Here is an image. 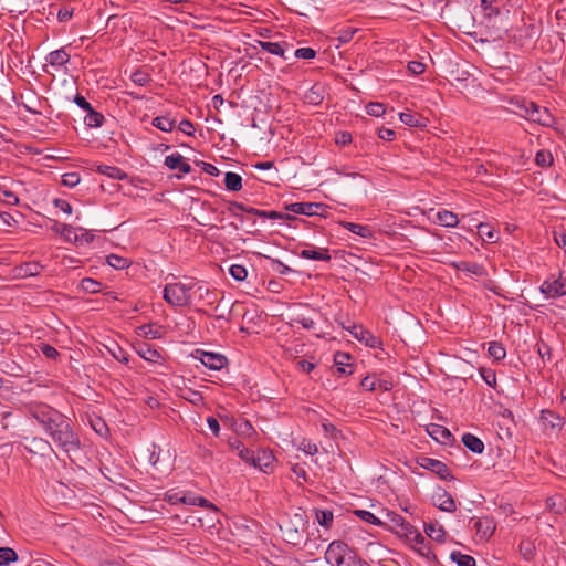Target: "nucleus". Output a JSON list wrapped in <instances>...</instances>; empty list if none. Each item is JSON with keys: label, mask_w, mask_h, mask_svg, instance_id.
<instances>
[{"label": "nucleus", "mask_w": 566, "mask_h": 566, "mask_svg": "<svg viewBox=\"0 0 566 566\" xmlns=\"http://www.w3.org/2000/svg\"><path fill=\"white\" fill-rule=\"evenodd\" d=\"M325 559L331 566H365L366 564L353 547L342 541L329 543Z\"/></svg>", "instance_id": "nucleus-1"}, {"label": "nucleus", "mask_w": 566, "mask_h": 566, "mask_svg": "<svg viewBox=\"0 0 566 566\" xmlns=\"http://www.w3.org/2000/svg\"><path fill=\"white\" fill-rule=\"evenodd\" d=\"M31 416L42 426L48 436H51L69 417L45 403L34 406Z\"/></svg>", "instance_id": "nucleus-2"}, {"label": "nucleus", "mask_w": 566, "mask_h": 566, "mask_svg": "<svg viewBox=\"0 0 566 566\" xmlns=\"http://www.w3.org/2000/svg\"><path fill=\"white\" fill-rule=\"evenodd\" d=\"M54 444L63 452L71 454L81 450V439L73 428L70 418L62 423L51 436Z\"/></svg>", "instance_id": "nucleus-3"}, {"label": "nucleus", "mask_w": 566, "mask_h": 566, "mask_svg": "<svg viewBox=\"0 0 566 566\" xmlns=\"http://www.w3.org/2000/svg\"><path fill=\"white\" fill-rule=\"evenodd\" d=\"M284 541L293 546H298L306 539V521L301 514H294L280 525Z\"/></svg>", "instance_id": "nucleus-4"}, {"label": "nucleus", "mask_w": 566, "mask_h": 566, "mask_svg": "<svg viewBox=\"0 0 566 566\" xmlns=\"http://www.w3.org/2000/svg\"><path fill=\"white\" fill-rule=\"evenodd\" d=\"M193 287L192 283H168L164 287L163 297L171 306H189L191 304L190 292Z\"/></svg>", "instance_id": "nucleus-5"}, {"label": "nucleus", "mask_w": 566, "mask_h": 566, "mask_svg": "<svg viewBox=\"0 0 566 566\" xmlns=\"http://www.w3.org/2000/svg\"><path fill=\"white\" fill-rule=\"evenodd\" d=\"M192 356L193 358L200 360L205 367L214 371L221 370L228 364L227 357L218 353L197 349Z\"/></svg>", "instance_id": "nucleus-6"}, {"label": "nucleus", "mask_w": 566, "mask_h": 566, "mask_svg": "<svg viewBox=\"0 0 566 566\" xmlns=\"http://www.w3.org/2000/svg\"><path fill=\"white\" fill-rule=\"evenodd\" d=\"M470 523L475 530V536L480 542H486L494 534L496 524L492 517L484 516L479 518H471Z\"/></svg>", "instance_id": "nucleus-7"}, {"label": "nucleus", "mask_w": 566, "mask_h": 566, "mask_svg": "<svg viewBox=\"0 0 566 566\" xmlns=\"http://www.w3.org/2000/svg\"><path fill=\"white\" fill-rule=\"evenodd\" d=\"M418 464L421 468L433 472L442 480H453L454 479V476L452 475L448 465L440 460L432 459L429 457H421L418 460Z\"/></svg>", "instance_id": "nucleus-8"}, {"label": "nucleus", "mask_w": 566, "mask_h": 566, "mask_svg": "<svg viewBox=\"0 0 566 566\" xmlns=\"http://www.w3.org/2000/svg\"><path fill=\"white\" fill-rule=\"evenodd\" d=\"M357 340L364 343L366 346L370 348H380L382 346V340L380 337L374 335L370 331L365 329L360 325H352L350 327H345Z\"/></svg>", "instance_id": "nucleus-9"}, {"label": "nucleus", "mask_w": 566, "mask_h": 566, "mask_svg": "<svg viewBox=\"0 0 566 566\" xmlns=\"http://www.w3.org/2000/svg\"><path fill=\"white\" fill-rule=\"evenodd\" d=\"M324 208L325 205L319 202H295L285 205V210L303 216H318Z\"/></svg>", "instance_id": "nucleus-10"}, {"label": "nucleus", "mask_w": 566, "mask_h": 566, "mask_svg": "<svg viewBox=\"0 0 566 566\" xmlns=\"http://www.w3.org/2000/svg\"><path fill=\"white\" fill-rule=\"evenodd\" d=\"M541 292L547 298H557L566 295V281L562 279L545 280L541 285Z\"/></svg>", "instance_id": "nucleus-11"}, {"label": "nucleus", "mask_w": 566, "mask_h": 566, "mask_svg": "<svg viewBox=\"0 0 566 566\" xmlns=\"http://www.w3.org/2000/svg\"><path fill=\"white\" fill-rule=\"evenodd\" d=\"M432 503L440 511L453 513L457 510V504L452 495L444 489L439 488L432 496Z\"/></svg>", "instance_id": "nucleus-12"}, {"label": "nucleus", "mask_w": 566, "mask_h": 566, "mask_svg": "<svg viewBox=\"0 0 566 566\" xmlns=\"http://www.w3.org/2000/svg\"><path fill=\"white\" fill-rule=\"evenodd\" d=\"M274 455L272 452L268 450H258L256 453H252L251 460L248 464L253 465L256 469H260L263 472H268L269 469H272V464L274 461Z\"/></svg>", "instance_id": "nucleus-13"}, {"label": "nucleus", "mask_w": 566, "mask_h": 566, "mask_svg": "<svg viewBox=\"0 0 566 566\" xmlns=\"http://www.w3.org/2000/svg\"><path fill=\"white\" fill-rule=\"evenodd\" d=\"M134 348L143 359L149 363H158L161 359L160 352L146 342H138Z\"/></svg>", "instance_id": "nucleus-14"}, {"label": "nucleus", "mask_w": 566, "mask_h": 566, "mask_svg": "<svg viewBox=\"0 0 566 566\" xmlns=\"http://www.w3.org/2000/svg\"><path fill=\"white\" fill-rule=\"evenodd\" d=\"M164 164L170 170L178 169L181 174H190L192 170L191 166L179 153L166 156Z\"/></svg>", "instance_id": "nucleus-15"}, {"label": "nucleus", "mask_w": 566, "mask_h": 566, "mask_svg": "<svg viewBox=\"0 0 566 566\" xmlns=\"http://www.w3.org/2000/svg\"><path fill=\"white\" fill-rule=\"evenodd\" d=\"M136 333L146 339H159L164 336L165 328L157 323H149L137 327Z\"/></svg>", "instance_id": "nucleus-16"}, {"label": "nucleus", "mask_w": 566, "mask_h": 566, "mask_svg": "<svg viewBox=\"0 0 566 566\" xmlns=\"http://www.w3.org/2000/svg\"><path fill=\"white\" fill-rule=\"evenodd\" d=\"M298 256L302 259L325 261V262H328L332 259L328 249H326V248L317 249L314 245H308L307 249H303L301 252H298Z\"/></svg>", "instance_id": "nucleus-17"}, {"label": "nucleus", "mask_w": 566, "mask_h": 566, "mask_svg": "<svg viewBox=\"0 0 566 566\" xmlns=\"http://www.w3.org/2000/svg\"><path fill=\"white\" fill-rule=\"evenodd\" d=\"M530 120L537 123L542 126L549 127L554 123V117L549 113V111L545 107L532 106V111L530 114Z\"/></svg>", "instance_id": "nucleus-18"}, {"label": "nucleus", "mask_w": 566, "mask_h": 566, "mask_svg": "<svg viewBox=\"0 0 566 566\" xmlns=\"http://www.w3.org/2000/svg\"><path fill=\"white\" fill-rule=\"evenodd\" d=\"M42 270H43V265L35 261L24 262L14 268V272H15L17 276L23 277V279L38 276V275H40Z\"/></svg>", "instance_id": "nucleus-19"}, {"label": "nucleus", "mask_w": 566, "mask_h": 566, "mask_svg": "<svg viewBox=\"0 0 566 566\" xmlns=\"http://www.w3.org/2000/svg\"><path fill=\"white\" fill-rule=\"evenodd\" d=\"M192 285H195L192 292L199 301H202L207 305H211L217 302L216 290H210L202 283H192Z\"/></svg>", "instance_id": "nucleus-20"}, {"label": "nucleus", "mask_w": 566, "mask_h": 566, "mask_svg": "<svg viewBox=\"0 0 566 566\" xmlns=\"http://www.w3.org/2000/svg\"><path fill=\"white\" fill-rule=\"evenodd\" d=\"M353 359L352 355L344 352H337L334 355V364L336 366V369L339 374H352V364L350 360Z\"/></svg>", "instance_id": "nucleus-21"}, {"label": "nucleus", "mask_w": 566, "mask_h": 566, "mask_svg": "<svg viewBox=\"0 0 566 566\" xmlns=\"http://www.w3.org/2000/svg\"><path fill=\"white\" fill-rule=\"evenodd\" d=\"M452 265L458 271L467 272L476 276H483L485 274L484 266L476 262L460 261L453 262Z\"/></svg>", "instance_id": "nucleus-22"}, {"label": "nucleus", "mask_w": 566, "mask_h": 566, "mask_svg": "<svg viewBox=\"0 0 566 566\" xmlns=\"http://www.w3.org/2000/svg\"><path fill=\"white\" fill-rule=\"evenodd\" d=\"M462 443L467 449L475 454H481L484 451L483 441L472 433H464L462 436Z\"/></svg>", "instance_id": "nucleus-23"}, {"label": "nucleus", "mask_w": 566, "mask_h": 566, "mask_svg": "<svg viewBox=\"0 0 566 566\" xmlns=\"http://www.w3.org/2000/svg\"><path fill=\"white\" fill-rule=\"evenodd\" d=\"M427 431L431 438L442 443L449 442L452 438L451 432L446 427L440 424L432 423L428 427Z\"/></svg>", "instance_id": "nucleus-24"}, {"label": "nucleus", "mask_w": 566, "mask_h": 566, "mask_svg": "<svg viewBox=\"0 0 566 566\" xmlns=\"http://www.w3.org/2000/svg\"><path fill=\"white\" fill-rule=\"evenodd\" d=\"M258 44L262 50H264L273 55L281 56L284 60H287V57L285 56V49H284V46H289V44L286 42L280 43V42L258 41Z\"/></svg>", "instance_id": "nucleus-25"}, {"label": "nucleus", "mask_w": 566, "mask_h": 566, "mask_svg": "<svg viewBox=\"0 0 566 566\" xmlns=\"http://www.w3.org/2000/svg\"><path fill=\"white\" fill-rule=\"evenodd\" d=\"M340 224L343 226L344 229L364 239L373 238V230L368 226L348 221H344Z\"/></svg>", "instance_id": "nucleus-26"}, {"label": "nucleus", "mask_w": 566, "mask_h": 566, "mask_svg": "<svg viewBox=\"0 0 566 566\" xmlns=\"http://www.w3.org/2000/svg\"><path fill=\"white\" fill-rule=\"evenodd\" d=\"M70 61V54L65 49L52 51L46 56V62L52 66H63Z\"/></svg>", "instance_id": "nucleus-27"}, {"label": "nucleus", "mask_w": 566, "mask_h": 566, "mask_svg": "<svg viewBox=\"0 0 566 566\" xmlns=\"http://www.w3.org/2000/svg\"><path fill=\"white\" fill-rule=\"evenodd\" d=\"M97 172L115 180H125L128 178V175L125 171L115 166L99 165L97 167Z\"/></svg>", "instance_id": "nucleus-28"}, {"label": "nucleus", "mask_w": 566, "mask_h": 566, "mask_svg": "<svg viewBox=\"0 0 566 566\" xmlns=\"http://www.w3.org/2000/svg\"><path fill=\"white\" fill-rule=\"evenodd\" d=\"M426 534L433 541L442 543L446 538V531L442 525L436 523H424Z\"/></svg>", "instance_id": "nucleus-29"}, {"label": "nucleus", "mask_w": 566, "mask_h": 566, "mask_svg": "<svg viewBox=\"0 0 566 566\" xmlns=\"http://www.w3.org/2000/svg\"><path fill=\"white\" fill-rule=\"evenodd\" d=\"M223 181L226 189L229 191H239L242 189V177L237 172H226Z\"/></svg>", "instance_id": "nucleus-30"}, {"label": "nucleus", "mask_w": 566, "mask_h": 566, "mask_svg": "<svg viewBox=\"0 0 566 566\" xmlns=\"http://www.w3.org/2000/svg\"><path fill=\"white\" fill-rule=\"evenodd\" d=\"M437 220L439 223L446 228L457 227L459 223L458 216L449 210H442L437 213Z\"/></svg>", "instance_id": "nucleus-31"}, {"label": "nucleus", "mask_w": 566, "mask_h": 566, "mask_svg": "<svg viewBox=\"0 0 566 566\" xmlns=\"http://www.w3.org/2000/svg\"><path fill=\"white\" fill-rule=\"evenodd\" d=\"M104 120V115L95 111L93 107L91 108V111L86 112V116L84 117V123L90 128L101 127Z\"/></svg>", "instance_id": "nucleus-32"}, {"label": "nucleus", "mask_w": 566, "mask_h": 566, "mask_svg": "<svg viewBox=\"0 0 566 566\" xmlns=\"http://www.w3.org/2000/svg\"><path fill=\"white\" fill-rule=\"evenodd\" d=\"M541 419L552 428H562L564 424V418L551 410H543Z\"/></svg>", "instance_id": "nucleus-33"}, {"label": "nucleus", "mask_w": 566, "mask_h": 566, "mask_svg": "<svg viewBox=\"0 0 566 566\" xmlns=\"http://www.w3.org/2000/svg\"><path fill=\"white\" fill-rule=\"evenodd\" d=\"M229 447L232 450L238 451V455L242 461H244L245 463H249L253 451H250L248 448H245V446L239 439L235 438L233 440H230Z\"/></svg>", "instance_id": "nucleus-34"}, {"label": "nucleus", "mask_w": 566, "mask_h": 566, "mask_svg": "<svg viewBox=\"0 0 566 566\" xmlns=\"http://www.w3.org/2000/svg\"><path fill=\"white\" fill-rule=\"evenodd\" d=\"M479 235L488 242H496L499 239V233L495 231L490 224L481 222L478 226Z\"/></svg>", "instance_id": "nucleus-35"}, {"label": "nucleus", "mask_w": 566, "mask_h": 566, "mask_svg": "<svg viewBox=\"0 0 566 566\" xmlns=\"http://www.w3.org/2000/svg\"><path fill=\"white\" fill-rule=\"evenodd\" d=\"M399 119L409 127H421L424 126L422 123L423 118L410 112H401L399 113Z\"/></svg>", "instance_id": "nucleus-36"}, {"label": "nucleus", "mask_w": 566, "mask_h": 566, "mask_svg": "<svg viewBox=\"0 0 566 566\" xmlns=\"http://www.w3.org/2000/svg\"><path fill=\"white\" fill-rule=\"evenodd\" d=\"M19 559L18 553L11 547H0V566H10Z\"/></svg>", "instance_id": "nucleus-37"}, {"label": "nucleus", "mask_w": 566, "mask_h": 566, "mask_svg": "<svg viewBox=\"0 0 566 566\" xmlns=\"http://www.w3.org/2000/svg\"><path fill=\"white\" fill-rule=\"evenodd\" d=\"M450 558L458 566H475V559L471 555L463 554L460 551H453L450 554Z\"/></svg>", "instance_id": "nucleus-38"}, {"label": "nucleus", "mask_w": 566, "mask_h": 566, "mask_svg": "<svg viewBox=\"0 0 566 566\" xmlns=\"http://www.w3.org/2000/svg\"><path fill=\"white\" fill-rule=\"evenodd\" d=\"M488 353L496 361L504 359L506 356V349L500 342L489 343Z\"/></svg>", "instance_id": "nucleus-39"}, {"label": "nucleus", "mask_w": 566, "mask_h": 566, "mask_svg": "<svg viewBox=\"0 0 566 566\" xmlns=\"http://www.w3.org/2000/svg\"><path fill=\"white\" fill-rule=\"evenodd\" d=\"M106 262L116 270L127 269L132 263L128 259L114 253L106 256Z\"/></svg>", "instance_id": "nucleus-40"}, {"label": "nucleus", "mask_w": 566, "mask_h": 566, "mask_svg": "<svg viewBox=\"0 0 566 566\" xmlns=\"http://www.w3.org/2000/svg\"><path fill=\"white\" fill-rule=\"evenodd\" d=\"M28 449L31 451V452H41V453H44L45 451H50L52 450V447L51 444L49 443V441L44 440L43 438H38V437H33L31 440H30V446L28 447Z\"/></svg>", "instance_id": "nucleus-41"}, {"label": "nucleus", "mask_w": 566, "mask_h": 566, "mask_svg": "<svg viewBox=\"0 0 566 566\" xmlns=\"http://www.w3.org/2000/svg\"><path fill=\"white\" fill-rule=\"evenodd\" d=\"M180 501L185 504L189 505H198L201 507H212L216 509L213 504H211L207 499L203 496H198L193 494L184 495Z\"/></svg>", "instance_id": "nucleus-42"}, {"label": "nucleus", "mask_w": 566, "mask_h": 566, "mask_svg": "<svg viewBox=\"0 0 566 566\" xmlns=\"http://www.w3.org/2000/svg\"><path fill=\"white\" fill-rule=\"evenodd\" d=\"M153 126L161 132L169 133L175 128V120L166 116H157L151 122Z\"/></svg>", "instance_id": "nucleus-43"}, {"label": "nucleus", "mask_w": 566, "mask_h": 566, "mask_svg": "<svg viewBox=\"0 0 566 566\" xmlns=\"http://www.w3.org/2000/svg\"><path fill=\"white\" fill-rule=\"evenodd\" d=\"M518 551L525 560H532L535 555V545L530 539H522L518 545Z\"/></svg>", "instance_id": "nucleus-44"}, {"label": "nucleus", "mask_w": 566, "mask_h": 566, "mask_svg": "<svg viewBox=\"0 0 566 566\" xmlns=\"http://www.w3.org/2000/svg\"><path fill=\"white\" fill-rule=\"evenodd\" d=\"M130 80L138 86H145L151 81V76L147 71L137 69L130 74Z\"/></svg>", "instance_id": "nucleus-45"}, {"label": "nucleus", "mask_w": 566, "mask_h": 566, "mask_svg": "<svg viewBox=\"0 0 566 566\" xmlns=\"http://www.w3.org/2000/svg\"><path fill=\"white\" fill-rule=\"evenodd\" d=\"M511 103L515 104L517 109L521 112L520 113L521 116L525 117L528 120H530V114H531V111H532V106H538L535 102L526 101L524 98L516 99L515 102L512 101Z\"/></svg>", "instance_id": "nucleus-46"}, {"label": "nucleus", "mask_w": 566, "mask_h": 566, "mask_svg": "<svg viewBox=\"0 0 566 566\" xmlns=\"http://www.w3.org/2000/svg\"><path fill=\"white\" fill-rule=\"evenodd\" d=\"M102 283L92 279V277H85L81 281L80 287L91 294L98 293L101 290Z\"/></svg>", "instance_id": "nucleus-47"}, {"label": "nucleus", "mask_w": 566, "mask_h": 566, "mask_svg": "<svg viewBox=\"0 0 566 566\" xmlns=\"http://www.w3.org/2000/svg\"><path fill=\"white\" fill-rule=\"evenodd\" d=\"M316 520L321 526L329 528L334 520L333 512L329 510H316Z\"/></svg>", "instance_id": "nucleus-48"}, {"label": "nucleus", "mask_w": 566, "mask_h": 566, "mask_svg": "<svg viewBox=\"0 0 566 566\" xmlns=\"http://www.w3.org/2000/svg\"><path fill=\"white\" fill-rule=\"evenodd\" d=\"M354 513L360 520H363V521H365V522H367L369 524L377 525V526L384 525V523L377 516H375L371 512H369V511L356 510Z\"/></svg>", "instance_id": "nucleus-49"}, {"label": "nucleus", "mask_w": 566, "mask_h": 566, "mask_svg": "<svg viewBox=\"0 0 566 566\" xmlns=\"http://www.w3.org/2000/svg\"><path fill=\"white\" fill-rule=\"evenodd\" d=\"M229 273L238 282L244 281L248 276L245 266L241 264H232L229 269Z\"/></svg>", "instance_id": "nucleus-50"}, {"label": "nucleus", "mask_w": 566, "mask_h": 566, "mask_svg": "<svg viewBox=\"0 0 566 566\" xmlns=\"http://www.w3.org/2000/svg\"><path fill=\"white\" fill-rule=\"evenodd\" d=\"M0 370L8 374V375H19L20 371H22V368L14 361H0Z\"/></svg>", "instance_id": "nucleus-51"}, {"label": "nucleus", "mask_w": 566, "mask_h": 566, "mask_svg": "<svg viewBox=\"0 0 566 566\" xmlns=\"http://www.w3.org/2000/svg\"><path fill=\"white\" fill-rule=\"evenodd\" d=\"M387 516L389 517L391 523H394L396 526H400L403 532L412 528V525L397 513L388 512Z\"/></svg>", "instance_id": "nucleus-52"}, {"label": "nucleus", "mask_w": 566, "mask_h": 566, "mask_svg": "<svg viewBox=\"0 0 566 566\" xmlns=\"http://www.w3.org/2000/svg\"><path fill=\"white\" fill-rule=\"evenodd\" d=\"M265 258L271 261L272 270L274 272L279 273L280 275H287L289 273L292 272V269L290 266H287L286 264H284L283 262H281L280 260L271 258V256H265Z\"/></svg>", "instance_id": "nucleus-53"}, {"label": "nucleus", "mask_w": 566, "mask_h": 566, "mask_svg": "<svg viewBox=\"0 0 566 566\" xmlns=\"http://www.w3.org/2000/svg\"><path fill=\"white\" fill-rule=\"evenodd\" d=\"M535 161L541 167H548L553 164V156L547 150H538L535 156Z\"/></svg>", "instance_id": "nucleus-54"}, {"label": "nucleus", "mask_w": 566, "mask_h": 566, "mask_svg": "<svg viewBox=\"0 0 566 566\" xmlns=\"http://www.w3.org/2000/svg\"><path fill=\"white\" fill-rule=\"evenodd\" d=\"M367 114L370 116L379 117L386 112L385 105L379 102H370L366 106Z\"/></svg>", "instance_id": "nucleus-55"}, {"label": "nucleus", "mask_w": 566, "mask_h": 566, "mask_svg": "<svg viewBox=\"0 0 566 566\" xmlns=\"http://www.w3.org/2000/svg\"><path fill=\"white\" fill-rule=\"evenodd\" d=\"M76 231H80L81 233L78 234L77 232L74 233V242L77 243V244H84V243H91L94 239V235L92 233H90L87 230L83 229V228H78L76 229Z\"/></svg>", "instance_id": "nucleus-56"}, {"label": "nucleus", "mask_w": 566, "mask_h": 566, "mask_svg": "<svg viewBox=\"0 0 566 566\" xmlns=\"http://www.w3.org/2000/svg\"><path fill=\"white\" fill-rule=\"evenodd\" d=\"M81 181V177L78 172H66L62 175V185L73 188L77 186Z\"/></svg>", "instance_id": "nucleus-57"}, {"label": "nucleus", "mask_w": 566, "mask_h": 566, "mask_svg": "<svg viewBox=\"0 0 566 566\" xmlns=\"http://www.w3.org/2000/svg\"><path fill=\"white\" fill-rule=\"evenodd\" d=\"M480 374L483 380L492 388L496 386V374L493 369L490 368H481Z\"/></svg>", "instance_id": "nucleus-58"}, {"label": "nucleus", "mask_w": 566, "mask_h": 566, "mask_svg": "<svg viewBox=\"0 0 566 566\" xmlns=\"http://www.w3.org/2000/svg\"><path fill=\"white\" fill-rule=\"evenodd\" d=\"M356 31H357V29L352 28V27H347V28L340 29L338 31L337 40L340 43H348L349 41H352V39H353L354 34L356 33Z\"/></svg>", "instance_id": "nucleus-59"}, {"label": "nucleus", "mask_w": 566, "mask_h": 566, "mask_svg": "<svg viewBox=\"0 0 566 566\" xmlns=\"http://www.w3.org/2000/svg\"><path fill=\"white\" fill-rule=\"evenodd\" d=\"M56 231L60 232L66 241L74 242V233L76 232V229H74L72 226L62 223L56 229Z\"/></svg>", "instance_id": "nucleus-60"}, {"label": "nucleus", "mask_w": 566, "mask_h": 566, "mask_svg": "<svg viewBox=\"0 0 566 566\" xmlns=\"http://www.w3.org/2000/svg\"><path fill=\"white\" fill-rule=\"evenodd\" d=\"M322 429L324 433L331 437L332 439H337L338 436L340 434V431L326 419L322 421Z\"/></svg>", "instance_id": "nucleus-61"}, {"label": "nucleus", "mask_w": 566, "mask_h": 566, "mask_svg": "<svg viewBox=\"0 0 566 566\" xmlns=\"http://www.w3.org/2000/svg\"><path fill=\"white\" fill-rule=\"evenodd\" d=\"M109 353L116 360L120 363L127 364L129 361L128 354L117 344L113 349L109 348Z\"/></svg>", "instance_id": "nucleus-62"}, {"label": "nucleus", "mask_w": 566, "mask_h": 566, "mask_svg": "<svg viewBox=\"0 0 566 566\" xmlns=\"http://www.w3.org/2000/svg\"><path fill=\"white\" fill-rule=\"evenodd\" d=\"M294 56L296 59L312 60L316 56V51L312 48H300L295 50Z\"/></svg>", "instance_id": "nucleus-63"}, {"label": "nucleus", "mask_w": 566, "mask_h": 566, "mask_svg": "<svg viewBox=\"0 0 566 566\" xmlns=\"http://www.w3.org/2000/svg\"><path fill=\"white\" fill-rule=\"evenodd\" d=\"M405 534H406V536H407L410 541H412V542H415V543H417V544L424 545V543H426V538H424V537L421 535V533H420L418 530H416L413 526H412V528H411V530H407V531H405Z\"/></svg>", "instance_id": "nucleus-64"}]
</instances>
